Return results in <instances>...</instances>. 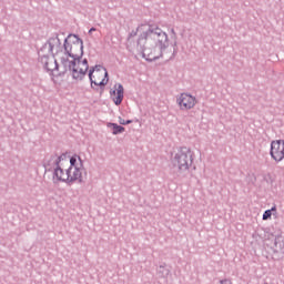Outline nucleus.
<instances>
[{
	"mask_svg": "<svg viewBox=\"0 0 284 284\" xmlns=\"http://www.w3.org/2000/svg\"><path fill=\"white\" fill-rule=\"evenodd\" d=\"M136 34L138 45H150L151 48H160V50L168 45V33L152 24L144 23L139 26L136 32L130 33L129 39L136 37Z\"/></svg>",
	"mask_w": 284,
	"mask_h": 284,
	"instance_id": "1",
	"label": "nucleus"
},
{
	"mask_svg": "<svg viewBox=\"0 0 284 284\" xmlns=\"http://www.w3.org/2000/svg\"><path fill=\"white\" fill-rule=\"evenodd\" d=\"M64 57L65 61H72L74 59H82L83 57V41L77 36H69L64 40Z\"/></svg>",
	"mask_w": 284,
	"mask_h": 284,
	"instance_id": "2",
	"label": "nucleus"
},
{
	"mask_svg": "<svg viewBox=\"0 0 284 284\" xmlns=\"http://www.w3.org/2000/svg\"><path fill=\"white\" fill-rule=\"evenodd\" d=\"M69 62V64H62L65 70H70L73 79H77L78 81H81L83 77H85L88 72V60L75 58L73 60H65Z\"/></svg>",
	"mask_w": 284,
	"mask_h": 284,
	"instance_id": "3",
	"label": "nucleus"
},
{
	"mask_svg": "<svg viewBox=\"0 0 284 284\" xmlns=\"http://www.w3.org/2000/svg\"><path fill=\"white\" fill-rule=\"evenodd\" d=\"M174 164L182 172L190 170V165H192V150L187 146L179 149L174 156Z\"/></svg>",
	"mask_w": 284,
	"mask_h": 284,
	"instance_id": "4",
	"label": "nucleus"
},
{
	"mask_svg": "<svg viewBox=\"0 0 284 284\" xmlns=\"http://www.w3.org/2000/svg\"><path fill=\"white\" fill-rule=\"evenodd\" d=\"M49 50L53 57H57V60L61 63V65H70L69 61H65V57L68 53L65 49L61 45V40L59 37H53L48 42Z\"/></svg>",
	"mask_w": 284,
	"mask_h": 284,
	"instance_id": "5",
	"label": "nucleus"
},
{
	"mask_svg": "<svg viewBox=\"0 0 284 284\" xmlns=\"http://www.w3.org/2000/svg\"><path fill=\"white\" fill-rule=\"evenodd\" d=\"M89 78L91 83L94 85H106L109 81L108 70H105V68L102 65H97L92 71H90Z\"/></svg>",
	"mask_w": 284,
	"mask_h": 284,
	"instance_id": "6",
	"label": "nucleus"
},
{
	"mask_svg": "<svg viewBox=\"0 0 284 284\" xmlns=\"http://www.w3.org/2000/svg\"><path fill=\"white\" fill-rule=\"evenodd\" d=\"M54 174L58 181L72 182V181H79V179H81V170H74L72 173V171H70V169L65 166L63 168L58 166L55 169Z\"/></svg>",
	"mask_w": 284,
	"mask_h": 284,
	"instance_id": "7",
	"label": "nucleus"
},
{
	"mask_svg": "<svg viewBox=\"0 0 284 284\" xmlns=\"http://www.w3.org/2000/svg\"><path fill=\"white\" fill-rule=\"evenodd\" d=\"M176 103L180 108V110L187 112V110H194L196 108V104L199 101L196 100V97L190 94V93H181L176 98Z\"/></svg>",
	"mask_w": 284,
	"mask_h": 284,
	"instance_id": "8",
	"label": "nucleus"
},
{
	"mask_svg": "<svg viewBox=\"0 0 284 284\" xmlns=\"http://www.w3.org/2000/svg\"><path fill=\"white\" fill-rule=\"evenodd\" d=\"M271 156L280 163L284 159V140H274L271 142Z\"/></svg>",
	"mask_w": 284,
	"mask_h": 284,
	"instance_id": "9",
	"label": "nucleus"
},
{
	"mask_svg": "<svg viewBox=\"0 0 284 284\" xmlns=\"http://www.w3.org/2000/svg\"><path fill=\"white\" fill-rule=\"evenodd\" d=\"M110 97L112 101L115 103V105H121V103H123L124 97L123 85L115 84L113 88H111Z\"/></svg>",
	"mask_w": 284,
	"mask_h": 284,
	"instance_id": "10",
	"label": "nucleus"
},
{
	"mask_svg": "<svg viewBox=\"0 0 284 284\" xmlns=\"http://www.w3.org/2000/svg\"><path fill=\"white\" fill-rule=\"evenodd\" d=\"M59 63H61L57 57L49 58L45 62V69L49 70V72H54V70H59Z\"/></svg>",
	"mask_w": 284,
	"mask_h": 284,
	"instance_id": "11",
	"label": "nucleus"
},
{
	"mask_svg": "<svg viewBox=\"0 0 284 284\" xmlns=\"http://www.w3.org/2000/svg\"><path fill=\"white\" fill-rule=\"evenodd\" d=\"M67 169H69V172H71V174H74V170H79L77 166V156H72L70 159V166Z\"/></svg>",
	"mask_w": 284,
	"mask_h": 284,
	"instance_id": "12",
	"label": "nucleus"
},
{
	"mask_svg": "<svg viewBox=\"0 0 284 284\" xmlns=\"http://www.w3.org/2000/svg\"><path fill=\"white\" fill-rule=\"evenodd\" d=\"M111 125L113 126V134H121V133L125 132V128H123L116 123H112Z\"/></svg>",
	"mask_w": 284,
	"mask_h": 284,
	"instance_id": "13",
	"label": "nucleus"
},
{
	"mask_svg": "<svg viewBox=\"0 0 284 284\" xmlns=\"http://www.w3.org/2000/svg\"><path fill=\"white\" fill-rule=\"evenodd\" d=\"M272 212H276V207H272V210H266L263 214V221H267V219H272Z\"/></svg>",
	"mask_w": 284,
	"mask_h": 284,
	"instance_id": "14",
	"label": "nucleus"
},
{
	"mask_svg": "<svg viewBox=\"0 0 284 284\" xmlns=\"http://www.w3.org/2000/svg\"><path fill=\"white\" fill-rule=\"evenodd\" d=\"M120 123H121V125H129V123H132V121L129 120L125 122L124 120H120Z\"/></svg>",
	"mask_w": 284,
	"mask_h": 284,
	"instance_id": "15",
	"label": "nucleus"
},
{
	"mask_svg": "<svg viewBox=\"0 0 284 284\" xmlns=\"http://www.w3.org/2000/svg\"><path fill=\"white\" fill-rule=\"evenodd\" d=\"M221 284H232V282L229 281V280H223V281L221 282Z\"/></svg>",
	"mask_w": 284,
	"mask_h": 284,
	"instance_id": "16",
	"label": "nucleus"
},
{
	"mask_svg": "<svg viewBox=\"0 0 284 284\" xmlns=\"http://www.w3.org/2000/svg\"><path fill=\"white\" fill-rule=\"evenodd\" d=\"M92 32H97V29H95V28H91V29L89 30V34H92Z\"/></svg>",
	"mask_w": 284,
	"mask_h": 284,
	"instance_id": "17",
	"label": "nucleus"
}]
</instances>
